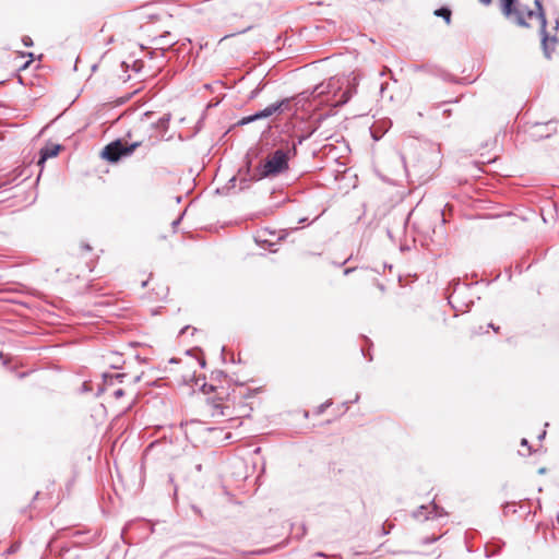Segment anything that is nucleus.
<instances>
[{
    "label": "nucleus",
    "instance_id": "1",
    "mask_svg": "<svg viewBox=\"0 0 559 559\" xmlns=\"http://www.w3.org/2000/svg\"><path fill=\"white\" fill-rule=\"evenodd\" d=\"M258 393L246 386H236L231 392L219 394L207 401V412L213 419L233 420L247 418L260 404Z\"/></svg>",
    "mask_w": 559,
    "mask_h": 559
},
{
    "label": "nucleus",
    "instance_id": "2",
    "mask_svg": "<svg viewBox=\"0 0 559 559\" xmlns=\"http://www.w3.org/2000/svg\"><path fill=\"white\" fill-rule=\"evenodd\" d=\"M502 13L524 27L544 29L546 17L539 0H499Z\"/></svg>",
    "mask_w": 559,
    "mask_h": 559
},
{
    "label": "nucleus",
    "instance_id": "3",
    "mask_svg": "<svg viewBox=\"0 0 559 559\" xmlns=\"http://www.w3.org/2000/svg\"><path fill=\"white\" fill-rule=\"evenodd\" d=\"M288 153L277 150L270 154L252 175L253 180H261L266 177H274L288 169Z\"/></svg>",
    "mask_w": 559,
    "mask_h": 559
},
{
    "label": "nucleus",
    "instance_id": "4",
    "mask_svg": "<svg viewBox=\"0 0 559 559\" xmlns=\"http://www.w3.org/2000/svg\"><path fill=\"white\" fill-rule=\"evenodd\" d=\"M140 283L143 288H147V297L152 300L162 301L169 295L167 283L153 274H148L146 278H141Z\"/></svg>",
    "mask_w": 559,
    "mask_h": 559
},
{
    "label": "nucleus",
    "instance_id": "5",
    "mask_svg": "<svg viewBox=\"0 0 559 559\" xmlns=\"http://www.w3.org/2000/svg\"><path fill=\"white\" fill-rule=\"evenodd\" d=\"M140 144V142L128 144L127 142L118 140L106 145L102 152V156L109 162H118L121 156L131 154Z\"/></svg>",
    "mask_w": 559,
    "mask_h": 559
},
{
    "label": "nucleus",
    "instance_id": "6",
    "mask_svg": "<svg viewBox=\"0 0 559 559\" xmlns=\"http://www.w3.org/2000/svg\"><path fill=\"white\" fill-rule=\"evenodd\" d=\"M282 105H283V102L278 103V104H272V105L267 106L265 109H263L262 111H260V112H258V114H255L253 116H249V117L243 118L241 120V123H249V122L254 121V120L260 119V118L270 117L273 114H275L277 110H280Z\"/></svg>",
    "mask_w": 559,
    "mask_h": 559
},
{
    "label": "nucleus",
    "instance_id": "7",
    "mask_svg": "<svg viewBox=\"0 0 559 559\" xmlns=\"http://www.w3.org/2000/svg\"><path fill=\"white\" fill-rule=\"evenodd\" d=\"M61 146L58 144L46 145L40 150V158L38 164L45 163L47 158L56 157L60 152Z\"/></svg>",
    "mask_w": 559,
    "mask_h": 559
},
{
    "label": "nucleus",
    "instance_id": "8",
    "mask_svg": "<svg viewBox=\"0 0 559 559\" xmlns=\"http://www.w3.org/2000/svg\"><path fill=\"white\" fill-rule=\"evenodd\" d=\"M433 14L436 16L442 17L448 25L451 23L452 12H451V10L449 8L437 9L433 12Z\"/></svg>",
    "mask_w": 559,
    "mask_h": 559
},
{
    "label": "nucleus",
    "instance_id": "9",
    "mask_svg": "<svg viewBox=\"0 0 559 559\" xmlns=\"http://www.w3.org/2000/svg\"><path fill=\"white\" fill-rule=\"evenodd\" d=\"M122 395H123V390H122V389H118V390H115V391H114V396H115L116 399H119V397H121Z\"/></svg>",
    "mask_w": 559,
    "mask_h": 559
},
{
    "label": "nucleus",
    "instance_id": "10",
    "mask_svg": "<svg viewBox=\"0 0 559 559\" xmlns=\"http://www.w3.org/2000/svg\"><path fill=\"white\" fill-rule=\"evenodd\" d=\"M479 2H481L485 5H488L491 3V0H479Z\"/></svg>",
    "mask_w": 559,
    "mask_h": 559
},
{
    "label": "nucleus",
    "instance_id": "11",
    "mask_svg": "<svg viewBox=\"0 0 559 559\" xmlns=\"http://www.w3.org/2000/svg\"><path fill=\"white\" fill-rule=\"evenodd\" d=\"M552 123H554V121H548V122H546L544 126H545L546 128H549V126H550V124H552Z\"/></svg>",
    "mask_w": 559,
    "mask_h": 559
},
{
    "label": "nucleus",
    "instance_id": "12",
    "mask_svg": "<svg viewBox=\"0 0 559 559\" xmlns=\"http://www.w3.org/2000/svg\"><path fill=\"white\" fill-rule=\"evenodd\" d=\"M521 443H522V445H526L527 444V440L526 439H522Z\"/></svg>",
    "mask_w": 559,
    "mask_h": 559
},
{
    "label": "nucleus",
    "instance_id": "13",
    "mask_svg": "<svg viewBox=\"0 0 559 559\" xmlns=\"http://www.w3.org/2000/svg\"><path fill=\"white\" fill-rule=\"evenodd\" d=\"M324 407H325V405H320L319 412H322Z\"/></svg>",
    "mask_w": 559,
    "mask_h": 559
},
{
    "label": "nucleus",
    "instance_id": "14",
    "mask_svg": "<svg viewBox=\"0 0 559 559\" xmlns=\"http://www.w3.org/2000/svg\"><path fill=\"white\" fill-rule=\"evenodd\" d=\"M533 135H539V136H543L542 133H538V132H533Z\"/></svg>",
    "mask_w": 559,
    "mask_h": 559
},
{
    "label": "nucleus",
    "instance_id": "15",
    "mask_svg": "<svg viewBox=\"0 0 559 559\" xmlns=\"http://www.w3.org/2000/svg\"><path fill=\"white\" fill-rule=\"evenodd\" d=\"M539 127H542V124H540V123H536V124L534 126V128H536V129H537V128H539Z\"/></svg>",
    "mask_w": 559,
    "mask_h": 559
}]
</instances>
